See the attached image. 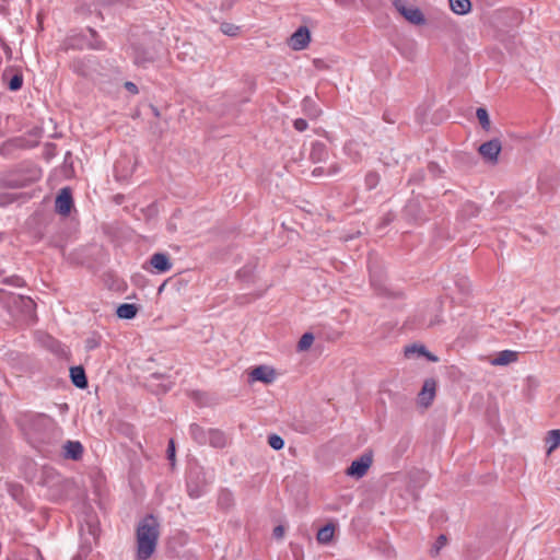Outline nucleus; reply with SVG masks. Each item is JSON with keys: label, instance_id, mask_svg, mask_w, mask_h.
I'll return each instance as SVG.
<instances>
[{"label": "nucleus", "instance_id": "obj_1", "mask_svg": "<svg viewBox=\"0 0 560 560\" xmlns=\"http://www.w3.org/2000/svg\"><path fill=\"white\" fill-rule=\"evenodd\" d=\"M160 524L153 515L145 516L137 528V557L140 560L149 559L158 544Z\"/></svg>", "mask_w": 560, "mask_h": 560}, {"label": "nucleus", "instance_id": "obj_2", "mask_svg": "<svg viewBox=\"0 0 560 560\" xmlns=\"http://www.w3.org/2000/svg\"><path fill=\"white\" fill-rule=\"evenodd\" d=\"M7 307L12 315H23L25 317H32L35 311V302L24 295H18L14 293H5Z\"/></svg>", "mask_w": 560, "mask_h": 560}, {"label": "nucleus", "instance_id": "obj_3", "mask_svg": "<svg viewBox=\"0 0 560 560\" xmlns=\"http://www.w3.org/2000/svg\"><path fill=\"white\" fill-rule=\"evenodd\" d=\"M54 428V420L46 415L32 416L26 420V423L24 424V430L26 433L38 440H43L45 432L52 430Z\"/></svg>", "mask_w": 560, "mask_h": 560}, {"label": "nucleus", "instance_id": "obj_4", "mask_svg": "<svg viewBox=\"0 0 560 560\" xmlns=\"http://www.w3.org/2000/svg\"><path fill=\"white\" fill-rule=\"evenodd\" d=\"M394 5L397 11L410 23L416 25L424 24V15L420 9L412 5H406L404 0H395Z\"/></svg>", "mask_w": 560, "mask_h": 560}, {"label": "nucleus", "instance_id": "obj_5", "mask_svg": "<svg viewBox=\"0 0 560 560\" xmlns=\"http://www.w3.org/2000/svg\"><path fill=\"white\" fill-rule=\"evenodd\" d=\"M373 463L371 453H364L359 458L354 459L347 468V475L355 478H362L369 470Z\"/></svg>", "mask_w": 560, "mask_h": 560}, {"label": "nucleus", "instance_id": "obj_6", "mask_svg": "<svg viewBox=\"0 0 560 560\" xmlns=\"http://www.w3.org/2000/svg\"><path fill=\"white\" fill-rule=\"evenodd\" d=\"M277 380V371L267 365H258L249 372V382L270 384Z\"/></svg>", "mask_w": 560, "mask_h": 560}, {"label": "nucleus", "instance_id": "obj_7", "mask_svg": "<svg viewBox=\"0 0 560 560\" xmlns=\"http://www.w3.org/2000/svg\"><path fill=\"white\" fill-rule=\"evenodd\" d=\"M311 40V34L306 26H300L288 39V45L293 50L305 49Z\"/></svg>", "mask_w": 560, "mask_h": 560}, {"label": "nucleus", "instance_id": "obj_8", "mask_svg": "<svg viewBox=\"0 0 560 560\" xmlns=\"http://www.w3.org/2000/svg\"><path fill=\"white\" fill-rule=\"evenodd\" d=\"M501 150H502V145H501V141L499 139L489 140V141L482 143L478 149L480 155L485 160H487L491 163L498 162V156H499Z\"/></svg>", "mask_w": 560, "mask_h": 560}, {"label": "nucleus", "instance_id": "obj_9", "mask_svg": "<svg viewBox=\"0 0 560 560\" xmlns=\"http://www.w3.org/2000/svg\"><path fill=\"white\" fill-rule=\"evenodd\" d=\"M73 206L71 191L69 188H62L56 198V211L61 215H68Z\"/></svg>", "mask_w": 560, "mask_h": 560}, {"label": "nucleus", "instance_id": "obj_10", "mask_svg": "<svg viewBox=\"0 0 560 560\" xmlns=\"http://www.w3.org/2000/svg\"><path fill=\"white\" fill-rule=\"evenodd\" d=\"M436 390V382L433 378H428L424 381L421 392L418 395L419 404L423 407H429L434 397Z\"/></svg>", "mask_w": 560, "mask_h": 560}, {"label": "nucleus", "instance_id": "obj_11", "mask_svg": "<svg viewBox=\"0 0 560 560\" xmlns=\"http://www.w3.org/2000/svg\"><path fill=\"white\" fill-rule=\"evenodd\" d=\"M149 265L158 273H163L172 268L170 257L164 253H155L150 257Z\"/></svg>", "mask_w": 560, "mask_h": 560}, {"label": "nucleus", "instance_id": "obj_12", "mask_svg": "<svg viewBox=\"0 0 560 560\" xmlns=\"http://www.w3.org/2000/svg\"><path fill=\"white\" fill-rule=\"evenodd\" d=\"M83 446L79 441H67L63 445V456L69 459L78 460L82 457Z\"/></svg>", "mask_w": 560, "mask_h": 560}, {"label": "nucleus", "instance_id": "obj_13", "mask_svg": "<svg viewBox=\"0 0 560 560\" xmlns=\"http://www.w3.org/2000/svg\"><path fill=\"white\" fill-rule=\"evenodd\" d=\"M329 156L328 149L323 142H314L311 149L310 158L314 163L326 162Z\"/></svg>", "mask_w": 560, "mask_h": 560}, {"label": "nucleus", "instance_id": "obj_14", "mask_svg": "<svg viewBox=\"0 0 560 560\" xmlns=\"http://www.w3.org/2000/svg\"><path fill=\"white\" fill-rule=\"evenodd\" d=\"M517 360V352L512 350L500 351L490 363L494 366H503L513 363Z\"/></svg>", "mask_w": 560, "mask_h": 560}, {"label": "nucleus", "instance_id": "obj_15", "mask_svg": "<svg viewBox=\"0 0 560 560\" xmlns=\"http://www.w3.org/2000/svg\"><path fill=\"white\" fill-rule=\"evenodd\" d=\"M302 107L304 114L311 119H316L322 114V109L312 97H305L302 102Z\"/></svg>", "mask_w": 560, "mask_h": 560}, {"label": "nucleus", "instance_id": "obj_16", "mask_svg": "<svg viewBox=\"0 0 560 560\" xmlns=\"http://www.w3.org/2000/svg\"><path fill=\"white\" fill-rule=\"evenodd\" d=\"M70 377L72 383L78 388H85L88 386V380L85 376L84 369L81 366H73L70 369Z\"/></svg>", "mask_w": 560, "mask_h": 560}, {"label": "nucleus", "instance_id": "obj_17", "mask_svg": "<svg viewBox=\"0 0 560 560\" xmlns=\"http://www.w3.org/2000/svg\"><path fill=\"white\" fill-rule=\"evenodd\" d=\"M226 443L228 439L223 432L214 429L209 430L208 444L213 447L222 448Z\"/></svg>", "mask_w": 560, "mask_h": 560}, {"label": "nucleus", "instance_id": "obj_18", "mask_svg": "<svg viewBox=\"0 0 560 560\" xmlns=\"http://www.w3.org/2000/svg\"><path fill=\"white\" fill-rule=\"evenodd\" d=\"M191 438L201 445L208 444L209 430H205L200 425L194 423L189 428Z\"/></svg>", "mask_w": 560, "mask_h": 560}, {"label": "nucleus", "instance_id": "obj_19", "mask_svg": "<svg viewBox=\"0 0 560 560\" xmlns=\"http://www.w3.org/2000/svg\"><path fill=\"white\" fill-rule=\"evenodd\" d=\"M137 313L138 307L129 303L120 304L116 311L117 316L122 319H132L136 317Z\"/></svg>", "mask_w": 560, "mask_h": 560}, {"label": "nucleus", "instance_id": "obj_20", "mask_svg": "<svg viewBox=\"0 0 560 560\" xmlns=\"http://www.w3.org/2000/svg\"><path fill=\"white\" fill-rule=\"evenodd\" d=\"M451 10L458 15L468 13L471 9L470 0H450Z\"/></svg>", "mask_w": 560, "mask_h": 560}, {"label": "nucleus", "instance_id": "obj_21", "mask_svg": "<svg viewBox=\"0 0 560 560\" xmlns=\"http://www.w3.org/2000/svg\"><path fill=\"white\" fill-rule=\"evenodd\" d=\"M340 166L338 163H332L328 166H317L312 171L314 177L332 176L339 173Z\"/></svg>", "mask_w": 560, "mask_h": 560}, {"label": "nucleus", "instance_id": "obj_22", "mask_svg": "<svg viewBox=\"0 0 560 560\" xmlns=\"http://www.w3.org/2000/svg\"><path fill=\"white\" fill-rule=\"evenodd\" d=\"M335 533V526L332 524H327L324 527H322L317 533V540L320 544H328Z\"/></svg>", "mask_w": 560, "mask_h": 560}, {"label": "nucleus", "instance_id": "obj_23", "mask_svg": "<svg viewBox=\"0 0 560 560\" xmlns=\"http://www.w3.org/2000/svg\"><path fill=\"white\" fill-rule=\"evenodd\" d=\"M155 54L153 52H147L142 49H136L135 52V62L140 66H145L149 62L154 61Z\"/></svg>", "mask_w": 560, "mask_h": 560}, {"label": "nucleus", "instance_id": "obj_24", "mask_svg": "<svg viewBox=\"0 0 560 560\" xmlns=\"http://www.w3.org/2000/svg\"><path fill=\"white\" fill-rule=\"evenodd\" d=\"M548 444V453H551L560 445V430H551L546 438Z\"/></svg>", "mask_w": 560, "mask_h": 560}, {"label": "nucleus", "instance_id": "obj_25", "mask_svg": "<svg viewBox=\"0 0 560 560\" xmlns=\"http://www.w3.org/2000/svg\"><path fill=\"white\" fill-rule=\"evenodd\" d=\"M476 116H477L481 127L485 130H489L491 122H490V118H489L487 109L482 108V107L478 108L477 112H476Z\"/></svg>", "mask_w": 560, "mask_h": 560}, {"label": "nucleus", "instance_id": "obj_26", "mask_svg": "<svg viewBox=\"0 0 560 560\" xmlns=\"http://www.w3.org/2000/svg\"><path fill=\"white\" fill-rule=\"evenodd\" d=\"M314 341V335L312 332H305L302 335L301 339L298 342V350L305 351L307 350Z\"/></svg>", "mask_w": 560, "mask_h": 560}, {"label": "nucleus", "instance_id": "obj_27", "mask_svg": "<svg viewBox=\"0 0 560 560\" xmlns=\"http://www.w3.org/2000/svg\"><path fill=\"white\" fill-rule=\"evenodd\" d=\"M447 544V537L445 535H440L434 545L432 546L431 550H430V553L432 557H436L440 552V550L445 547Z\"/></svg>", "mask_w": 560, "mask_h": 560}, {"label": "nucleus", "instance_id": "obj_28", "mask_svg": "<svg viewBox=\"0 0 560 560\" xmlns=\"http://www.w3.org/2000/svg\"><path fill=\"white\" fill-rule=\"evenodd\" d=\"M220 30L228 36H236L238 34L240 27L232 23H222Z\"/></svg>", "mask_w": 560, "mask_h": 560}, {"label": "nucleus", "instance_id": "obj_29", "mask_svg": "<svg viewBox=\"0 0 560 560\" xmlns=\"http://www.w3.org/2000/svg\"><path fill=\"white\" fill-rule=\"evenodd\" d=\"M380 176L375 172H369L365 176V185L369 189H373L377 186Z\"/></svg>", "mask_w": 560, "mask_h": 560}, {"label": "nucleus", "instance_id": "obj_30", "mask_svg": "<svg viewBox=\"0 0 560 560\" xmlns=\"http://www.w3.org/2000/svg\"><path fill=\"white\" fill-rule=\"evenodd\" d=\"M2 283L8 284V285H13V287H22L24 284V281L19 276H11V277L4 278L2 280Z\"/></svg>", "mask_w": 560, "mask_h": 560}, {"label": "nucleus", "instance_id": "obj_31", "mask_svg": "<svg viewBox=\"0 0 560 560\" xmlns=\"http://www.w3.org/2000/svg\"><path fill=\"white\" fill-rule=\"evenodd\" d=\"M22 84H23L22 75L15 74L11 78V80L9 82V89L11 91H18L21 89Z\"/></svg>", "mask_w": 560, "mask_h": 560}, {"label": "nucleus", "instance_id": "obj_32", "mask_svg": "<svg viewBox=\"0 0 560 560\" xmlns=\"http://www.w3.org/2000/svg\"><path fill=\"white\" fill-rule=\"evenodd\" d=\"M98 346H100V337H97V336L89 337L85 340V348L89 351L96 349Z\"/></svg>", "mask_w": 560, "mask_h": 560}, {"label": "nucleus", "instance_id": "obj_33", "mask_svg": "<svg viewBox=\"0 0 560 560\" xmlns=\"http://www.w3.org/2000/svg\"><path fill=\"white\" fill-rule=\"evenodd\" d=\"M293 126L295 130L302 132L307 129V121L303 118H298L294 120Z\"/></svg>", "mask_w": 560, "mask_h": 560}, {"label": "nucleus", "instance_id": "obj_34", "mask_svg": "<svg viewBox=\"0 0 560 560\" xmlns=\"http://www.w3.org/2000/svg\"><path fill=\"white\" fill-rule=\"evenodd\" d=\"M416 351H417L419 354L424 355V353L427 352V349H425V347H423V346H420V347H418V346H411V347L406 348V350H405V354H406V355H409V353H410V352H416Z\"/></svg>", "mask_w": 560, "mask_h": 560}, {"label": "nucleus", "instance_id": "obj_35", "mask_svg": "<svg viewBox=\"0 0 560 560\" xmlns=\"http://www.w3.org/2000/svg\"><path fill=\"white\" fill-rule=\"evenodd\" d=\"M269 444L273 450L279 451L280 450V435H277V434L270 435Z\"/></svg>", "mask_w": 560, "mask_h": 560}, {"label": "nucleus", "instance_id": "obj_36", "mask_svg": "<svg viewBox=\"0 0 560 560\" xmlns=\"http://www.w3.org/2000/svg\"><path fill=\"white\" fill-rule=\"evenodd\" d=\"M167 456H168V459L174 460V457H175V445H174V441L173 440H170V443H168V446H167Z\"/></svg>", "mask_w": 560, "mask_h": 560}, {"label": "nucleus", "instance_id": "obj_37", "mask_svg": "<svg viewBox=\"0 0 560 560\" xmlns=\"http://www.w3.org/2000/svg\"><path fill=\"white\" fill-rule=\"evenodd\" d=\"M125 88H126V90L128 92H130L132 94H137L139 92L137 85L133 82H130V81H127L125 83Z\"/></svg>", "mask_w": 560, "mask_h": 560}, {"label": "nucleus", "instance_id": "obj_38", "mask_svg": "<svg viewBox=\"0 0 560 560\" xmlns=\"http://www.w3.org/2000/svg\"><path fill=\"white\" fill-rule=\"evenodd\" d=\"M424 357H427L432 362H436L438 361V357H435L434 354H432V353H430L428 351L424 353Z\"/></svg>", "mask_w": 560, "mask_h": 560}, {"label": "nucleus", "instance_id": "obj_39", "mask_svg": "<svg viewBox=\"0 0 560 560\" xmlns=\"http://www.w3.org/2000/svg\"><path fill=\"white\" fill-rule=\"evenodd\" d=\"M189 495H190L191 498H198V497L200 495V493H199V491H197L196 489H191V488L189 487Z\"/></svg>", "mask_w": 560, "mask_h": 560}, {"label": "nucleus", "instance_id": "obj_40", "mask_svg": "<svg viewBox=\"0 0 560 560\" xmlns=\"http://www.w3.org/2000/svg\"><path fill=\"white\" fill-rule=\"evenodd\" d=\"M39 176H40L39 171H38V170H34V171L32 172L31 180H36L37 178H39Z\"/></svg>", "mask_w": 560, "mask_h": 560}, {"label": "nucleus", "instance_id": "obj_41", "mask_svg": "<svg viewBox=\"0 0 560 560\" xmlns=\"http://www.w3.org/2000/svg\"><path fill=\"white\" fill-rule=\"evenodd\" d=\"M273 536L276 538H280V525L275 526V528H273Z\"/></svg>", "mask_w": 560, "mask_h": 560}, {"label": "nucleus", "instance_id": "obj_42", "mask_svg": "<svg viewBox=\"0 0 560 560\" xmlns=\"http://www.w3.org/2000/svg\"><path fill=\"white\" fill-rule=\"evenodd\" d=\"M12 185L20 187V186H25L26 184L24 182H12Z\"/></svg>", "mask_w": 560, "mask_h": 560}, {"label": "nucleus", "instance_id": "obj_43", "mask_svg": "<svg viewBox=\"0 0 560 560\" xmlns=\"http://www.w3.org/2000/svg\"><path fill=\"white\" fill-rule=\"evenodd\" d=\"M89 32L91 33V35H92V36H94V35H95V31H94V30L89 28Z\"/></svg>", "mask_w": 560, "mask_h": 560}, {"label": "nucleus", "instance_id": "obj_44", "mask_svg": "<svg viewBox=\"0 0 560 560\" xmlns=\"http://www.w3.org/2000/svg\"><path fill=\"white\" fill-rule=\"evenodd\" d=\"M351 144L352 143L347 144L346 149L350 151L351 150Z\"/></svg>", "mask_w": 560, "mask_h": 560}, {"label": "nucleus", "instance_id": "obj_45", "mask_svg": "<svg viewBox=\"0 0 560 560\" xmlns=\"http://www.w3.org/2000/svg\"><path fill=\"white\" fill-rule=\"evenodd\" d=\"M4 273V270L0 268V277Z\"/></svg>", "mask_w": 560, "mask_h": 560}, {"label": "nucleus", "instance_id": "obj_46", "mask_svg": "<svg viewBox=\"0 0 560 560\" xmlns=\"http://www.w3.org/2000/svg\"><path fill=\"white\" fill-rule=\"evenodd\" d=\"M0 293H4V291L2 289H0Z\"/></svg>", "mask_w": 560, "mask_h": 560}]
</instances>
